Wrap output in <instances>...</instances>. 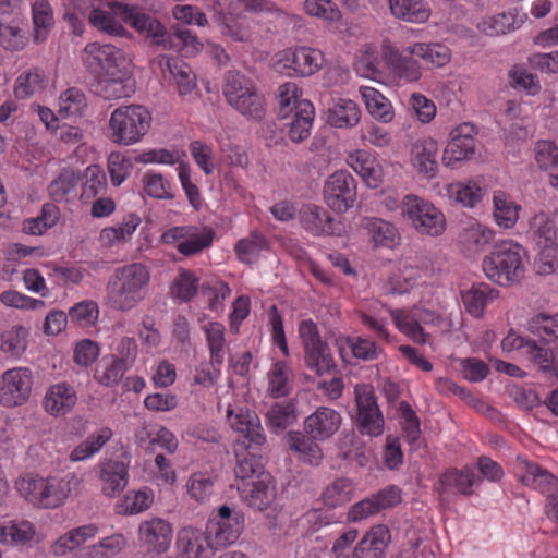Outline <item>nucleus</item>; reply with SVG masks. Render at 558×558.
I'll return each instance as SVG.
<instances>
[{"label": "nucleus", "mask_w": 558, "mask_h": 558, "mask_svg": "<svg viewBox=\"0 0 558 558\" xmlns=\"http://www.w3.org/2000/svg\"><path fill=\"white\" fill-rule=\"evenodd\" d=\"M86 69L95 75L90 90L106 99L120 98L132 75V61L113 45L89 43L82 52Z\"/></svg>", "instance_id": "nucleus-1"}, {"label": "nucleus", "mask_w": 558, "mask_h": 558, "mask_svg": "<svg viewBox=\"0 0 558 558\" xmlns=\"http://www.w3.org/2000/svg\"><path fill=\"white\" fill-rule=\"evenodd\" d=\"M149 281V272L142 264L118 268L108 283L111 303L121 311L132 308L140 300L138 292Z\"/></svg>", "instance_id": "nucleus-2"}, {"label": "nucleus", "mask_w": 558, "mask_h": 558, "mask_svg": "<svg viewBox=\"0 0 558 558\" xmlns=\"http://www.w3.org/2000/svg\"><path fill=\"white\" fill-rule=\"evenodd\" d=\"M151 114L141 105L121 106L110 117L111 138L120 145L137 143L150 129Z\"/></svg>", "instance_id": "nucleus-3"}, {"label": "nucleus", "mask_w": 558, "mask_h": 558, "mask_svg": "<svg viewBox=\"0 0 558 558\" xmlns=\"http://www.w3.org/2000/svg\"><path fill=\"white\" fill-rule=\"evenodd\" d=\"M223 95L227 102L241 114L262 120L265 100L250 78L238 71H229L225 77Z\"/></svg>", "instance_id": "nucleus-4"}, {"label": "nucleus", "mask_w": 558, "mask_h": 558, "mask_svg": "<svg viewBox=\"0 0 558 558\" xmlns=\"http://www.w3.org/2000/svg\"><path fill=\"white\" fill-rule=\"evenodd\" d=\"M483 270L487 278L499 286H510L523 278L524 269L519 245L504 242L494 247L483 260Z\"/></svg>", "instance_id": "nucleus-5"}, {"label": "nucleus", "mask_w": 558, "mask_h": 558, "mask_svg": "<svg viewBox=\"0 0 558 558\" xmlns=\"http://www.w3.org/2000/svg\"><path fill=\"white\" fill-rule=\"evenodd\" d=\"M112 12L120 16L126 24L147 38L154 39L157 46L163 49H177V44L166 27L154 16L145 13L141 8L117 1L108 3Z\"/></svg>", "instance_id": "nucleus-6"}, {"label": "nucleus", "mask_w": 558, "mask_h": 558, "mask_svg": "<svg viewBox=\"0 0 558 558\" xmlns=\"http://www.w3.org/2000/svg\"><path fill=\"white\" fill-rule=\"evenodd\" d=\"M403 215L411 219L413 227L421 234L438 236L446 229L444 214L433 204L418 198L415 195L405 196L402 205Z\"/></svg>", "instance_id": "nucleus-7"}, {"label": "nucleus", "mask_w": 558, "mask_h": 558, "mask_svg": "<svg viewBox=\"0 0 558 558\" xmlns=\"http://www.w3.org/2000/svg\"><path fill=\"white\" fill-rule=\"evenodd\" d=\"M299 331L305 348L306 365L315 368L318 376L332 373L336 369V363L327 343L320 339L316 324L312 320H303Z\"/></svg>", "instance_id": "nucleus-8"}, {"label": "nucleus", "mask_w": 558, "mask_h": 558, "mask_svg": "<svg viewBox=\"0 0 558 558\" xmlns=\"http://www.w3.org/2000/svg\"><path fill=\"white\" fill-rule=\"evenodd\" d=\"M324 198L328 207L338 213H344L356 201V182L345 170L331 174L325 183Z\"/></svg>", "instance_id": "nucleus-9"}, {"label": "nucleus", "mask_w": 558, "mask_h": 558, "mask_svg": "<svg viewBox=\"0 0 558 558\" xmlns=\"http://www.w3.org/2000/svg\"><path fill=\"white\" fill-rule=\"evenodd\" d=\"M357 405V420L360 432L368 435H380L384 428V418L377 404L373 387L369 385H356L354 388Z\"/></svg>", "instance_id": "nucleus-10"}, {"label": "nucleus", "mask_w": 558, "mask_h": 558, "mask_svg": "<svg viewBox=\"0 0 558 558\" xmlns=\"http://www.w3.org/2000/svg\"><path fill=\"white\" fill-rule=\"evenodd\" d=\"M324 54L316 49L299 47L286 49L277 54V70L291 69L293 75L311 76L323 68Z\"/></svg>", "instance_id": "nucleus-11"}, {"label": "nucleus", "mask_w": 558, "mask_h": 558, "mask_svg": "<svg viewBox=\"0 0 558 558\" xmlns=\"http://www.w3.org/2000/svg\"><path fill=\"white\" fill-rule=\"evenodd\" d=\"M31 389L32 380L27 369L7 371L0 381V403L9 408L16 407L29 397Z\"/></svg>", "instance_id": "nucleus-12"}, {"label": "nucleus", "mask_w": 558, "mask_h": 558, "mask_svg": "<svg viewBox=\"0 0 558 558\" xmlns=\"http://www.w3.org/2000/svg\"><path fill=\"white\" fill-rule=\"evenodd\" d=\"M400 502L401 489L391 485L379 490L376 495L354 504L349 511V519L359 521Z\"/></svg>", "instance_id": "nucleus-13"}, {"label": "nucleus", "mask_w": 558, "mask_h": 558, "mask_svg": "<svg viewBox=\"0 0 558 558\" xmlns=\"http://www.w3.org/2000/svg\"><path fill=\"white\" fill-rule=\"evenodd\" d=\"M414 57L416 56L412 53V47L399 51L388 44L383 45V59L396 75L407 82H415L422 75L421 68Z\"/></svg>", "instance_id": "nucleus-14"}, {"label": "nucleus", "mask_w": 558, "mask_h": 558, "mask_svg": "<svg viewBox=\"0 0 558 558\" xmlns=\"http://www.w3.org/2000/svg\"><path fill=\"white\" fill-rule=\"evenodd\" d=\"M178 558H211L216 549L207 533L194 529H183L177 539Z\"/></svg>", "instance_id": "nucleus-15"}, {"label": "nucleus", "mask_w": 558, "mask_h": 558, "mask_svg": "<svg viewBox=\"0 0 558 558\" xmlns=\"http://www.w3.org/2000/svg\"><path fill=\"white\" fill-rule=\"evenodd\" d=\"M340 414L327 407H319L315 413L306 417L304 429L311 439L324 440L330 438L340 427Z\"/></svg>", "instance_id": "nucleus-16"}, {"label": "nucleus", "mask_w": 558, "mask_h": 558, "mask_svg": "<svg viewBox=\"0 0 558 558\" xmlns=\"http://www.w3.org/2000/svg\"><path fill=\"white\" fill-rule=\"evenodd\" d=\"M140 538L148 551L162 554L172 541V526L159 518L145 521L140 526Z\"/></svg>", "instance_id": "nucleus-17"}, {"label": "nucleus", "mask_w": 558, "mask_h": 558, "mask_svg": "<svg viewBox=\"0 0 558 558\" xmlns=\"http://www.w3.org/2000/svg\"><path fill=\"white\" fill-rule=\"evenodd\" d=\"M16 487L20 494L34 505L53 508L60 501V498L54 495L53 486L41 477H23L16 483Z\"/></svg>", "instance_id": "nucleus-18"}, {"label": "nucleus", "mask_w": 558, "mask_h": 558, "mask_svg": "<svg viewBox=\"0 0 558 558\" xmlns=\"http://www.w3.org/2000/svg\"><path fill=\"white\" fill-rule=\"evenodd\" d=\"M390 538V532L386 525L379 524L372 527L354 548L353 558H383Z\"/></svg>", "instance_id": "nucleus-19"}, {"label": "nucleus", "mask_w": 558, "mask_h": 558, "mask_svg": "<svg viewBox=\"0 0 558 558\" xmlns=\"http://www.w3.org/2000/svg\"><path fill=\"white\" fill-rule=\"evenodd\" d=\"M437 153L438 143L433 138H426L413 145V161L418 172L428 178L436 175L438 168Z\"/></svg>", "instance_id": "nucleus-20"}, {"label": "nucleus", "mask_w": 558, "mask_h": 558, "mask_svg": "<svg viewBox=\"0 0 558 558\" xmlns=\"http://www.w3.org/2000/svg\"><path fill=\"white\" fill-rule=\"evenodd\" d=\"M75 403V390L65 383L52 386L45 398V408L53 415L65 414Z\"/></svg>", "instance_id": "nucleus-21"}, {"label": "nucleus", "mask_w": 558, "mask_h": 558, "mask_svg": "<svg viewBox=\"0 0 558 558\" xmlns=\"http://www.w3.org/2000/svg\"><path fill=\"white\" fill-rule=\"evenodd\" d=\"M391 13L403 21L424 23L430 16V10L423 0H389Z\"/></svg>", "instance_id": "nucleus-22"}, {"label": "nucleus", "mask_w": 558, "mask_h": 558, "mask_svg": "<svg viewBox=\"0 0 558 558\" xmlns=\"http://www.w3.org/2000/svg\"><path fill=\"white\" fill-rule=\"evenodd\" d=\"M360 109L350 99H338L332 108L327 111V122L336 128H350L360 121Z\"/></svg>", "instance_id": "nucleus-23"}, {"label": "nucleus", "mask_w": 558, "mask_h": 558, "mask_svg": "<svg viewBox=\"0 0 558 558\" xmlns=\"http://www.w3.org/2000/svg\"><path fill=\"white\" fill-rule=\"evenodd\" d=\"M104 481L102 492L107 496H114L122 492L128 483V468L123 462L108 461L101 470Z\"/></svg>", "instance_id": "nucleus-24"}, {"label": "nucleus", "mask_w": 558, "mask_h": 558, "mask_svg": "<svg viewBox=\"0 0 558 558\" xmlns=\"http://www.w3.org/2000/svg\"><path fill=\"white\" fill-rule=\"evenodd\" d=\"M481 481V477L469 469L462 471L452 469L440 477V494H444L446 487L454 486L462 495L470 496L473 493L472 487Z\"/></svg>", "instance_id": "nucleus-25"}, {"label": "nucleus", "mask_w": 558, "mask_h": 558, "mask_svg": "<svg viewBox=\"0 0 558 558\" xmlns=\"http://www.w3.org/2000/svg\"><path fill=\"white\" fill-rule=\"evenodd\" d=\"M238 463L234 468L236 478L242 482L248 478L258 480L264 476L268 477V472L265 471L264 458L262 454H256L254 451H247V454L240 457L236 454Z\"/></svg>", "instance_id": "nucleus-26"}, {"label": "nucleus", "mask_w": 558, "mask_h": 558, "mask_svg": "<svg viewBox=\"0 0 558 558\" xmlns=\"http://www.w3.org/2000/svg\"><path fill=\"white\" fill-rule=\"evenodd\" d=\"M302 218L305 228L315 235L333 233V218L316 205H310L304 208Z\"/></svg>", "instance_id": "nucleus-27"}, {"label": "nucleus", "mask_w": 558, "mask_h": 558, "mask_svg": "<svg viewBox=\"0 0 558 558\" xmlns=\"http://www.w3.org/2000/svg\"><path fill=\"white\" fill-rule=\"evenodd\" d=\"M270 484L271 475L269 473L267 478L263 476L252 482V488L245 497L250 507L263 511L271 505L275 499V489Z\"/></svg>", "instance_id": "nucleus-28"}, {"label": "nucleus", "mask_w": 558, "mask_h": 558, "mask_svg": "<svg viewBox=\"0 0 558 558\" xmlns=\"http://www.w3.org/2000/svg\"><path fill=\"white\" fill-rule=\"evenodd\" d=\"M530 230L537 246L558 242L555 221L544 211L536 214L530 221Z\"/></svg>", "instance_id": "nucleus-29"}, {"label": "nucleus", "mask_w": 558, "mask_h": 558, "mask_svg": "<svg viewBox=\"0 0 558 558\" xmlns=\"http://www.w3.org/2000/svg\"><path fill=\"white\" fill-rule=\"evenodd\" d=\"M497 294L498 291L489 288L486 283H477L473 284L470 290L462 292V300L469 313L480 316L487 299H494Z\"/></svg>", "instance_id": "nucleus-30"}, {"label": "nucleus", "mask_w": 558, "mask_h": 558, "mask_svg": "<svg viewBox=\"0 0 558 558\" xmlns=\"http://www.w3.org/2000/svg\"><path fill=\"white\" fill-rule=\"evenodd\" d=\"M362 97L365 101L368 112L383 122H389L393 118L390 102L375 88L362 87Z\"/></svg>", "instance_id": "nucleus-31"}, {"label": "nucleus", "mask_w": 558, "mask_h": 558, "mask_svg": "<svg viewBox=\"0 0 558 558\" xmlns=\"http://www.w3.org/2000/svg\"><path fill=\"white\" fill-rule=\"evenodd\" d=\"M366 229L372 235L375 246L391 248L399 242V233L390 222L381 219H372L366 222Z\"/></svg>", "instance_id": "nucleus-32"}, {"label": "nucleus", "mask_w": 558, "mask_h": 558, "mask_svg": "<svg viewBox=\"0 0 558 558\" xmlns=\"http://www.w3.org/2000/svg\"><path fill=\"white\" fill-rule=\"evenodd\" d=\"M475 155V140H461L451 136L444 150V163L453 166L454 162L468 160Z\"/></svg>", "instance_id": "nucleus-33"}, {"label": "nucleus", "mask_w": 558, "mask_h": 558, "mask_svg": "<svg viewBox=\"0 0 558 558\" xmlns=\"http://www.w3.org/2000/svg\"><path fill=\"white\" fill-rule=\"evenodd\" d=\"M265 248H267V241L257 232H253L247 239L240 240L235 245L239 259L247 265L256 263L259 253Z\"/></svg>", "instance_id": "nucleus-34"}, {"label": "nucleus", "mask_w": 558, "mask_h": 558, "mask_svg": "<svg viewBox=\"0 0 558 558\" xmlns=\"http://www.w3.org/2000/svg\"><path fill=\"white\" fill-rule=\"evenodd\" d=\"M412 53L426 63L434 64L436 66H444L450 61L449 49L441 44H424L418 43L412 47Z\"/></svg>", "instance_id": "nucleus-35"}, {"label": "nucleus", "mask_w": 558, "mask_h": 558, "mask_svg": "<svg viewBox=\"0 0 558 558\" xmlns=\"http://www.w3.org/2000/svg\"><path fill=\"white\" fill-rule=\"evenodd\" d=\"M53 21L52 9L47 0H38L33 5L34 40L44 41Z\"/></svg>", "instance_id": "nucleus-36"}, {"label": "nucleus", "mask_w": 558, "mask_h": 558, "mask_svg": "<svg viewBox=\"0 0 558 558\" xmlns=\"http://www.w3.org/2000/svg\"><path fill=\"white\" fill-rule=\"evenodd\" d=\"M35 535L33 525L23 521L21 523H11L7 526H0V542H10L11 544L23 545L29 542Z\"/></svg>", "instance_id": "nucleus-37"}, {"label": "nucleus", "mask_w": 558, "mask_h": 558, "mask_svg": "<svg viewBox=\"0 0 558 558\" xmlns=\"http://www.w3.org/2000/svg\"><path fill=\"white\" fill-rule=\"evenodd\" d=\"M266 416L271 428L281 430L291 425L295 420V407L292 402L275 403Z\"/></svg>", "instance_id": "nucleus-38"}, {"label": "nucleus", "mask_w": 558, "mask_h": 558, "mask_svg": "<svg viewBox=\"0 0 558 558\" xmlns=\"http://www.w3.org/2000/svg\"><path fill=\"white\" fill-rule=\"evenodd\" d=\"M78 180L80 177L74 170L70 168L62 169L58 178L48 187L50 196L54 201L63 199L66 194L76 187Z\"/></svg>", "instance_id": "nucleus-39"}, {"label": "nucleus", "mask_w": 558, "mask_h": 558, "mask_svg": "<svg viewBox=\"0 0 558 558\" xmlns=\"http://www.w3.org/2000/svg\"><path fill=\"white\" fill-rule=\"evenodd\" d=\"M214 234L215 233L210 228H205L203 233L198 234L194 227L192 236L185 238L184 241L180 242L178 244V251L185 256L197 254L211 245Z\"/></svg>", "instance_id": "nucleus-40"}, {"label": "nucleus", "mask_w": 558, "mask_h": 558, "mask_svg": "<svg viewBox=\"0 0 558 558\" xmlns=\"http://www.w3.org/2000/svg\"><path fill=\"white\" fill-rule=\"evenodd\" d=\"M88 22L95 28L109 35L122 36L126 32L121 24L116 22L110 13L99 8H95L89 12Z\"/></svg>", "instance_id": "nucleus-41"}, {"label": "nucleus", "mask_w": 558, "mask_h": 558, "mask_svg": "<svg viewBox=\"0 0 558 558\" xmlns=\"http://www.w3.org/2000/svg\"><path fill=\"white\" fill-rule=\"evenodd\" d=\"M45 76L38 70L21 74L17 78L14 94L17 98L24 99L44 87Z\"/></svg>", "instance_id": "nucleus-42"}, {"label": "nucleus", "mask_w": 558, "mask_h": 558, "mask_svg": "<svg viewBox=\"0 0 558 558\" xmlns=\"http://www.w3.org/2000/svg\"><path fill=\"white\" fill-rule=\"evenodd\" d=\"M27 331L22 326H16L1 335V350L13 355H19L26 349Z\"/></svg>", "instance_id": "nucleus-43"}, {"label": "nucleus", "mask_w": 558, "mask_h": 558, "mask_svg": "<svg viewBox=\"0 0 558 558\" xmlns=\"http://www.w3.org/2000/svg\"><path fill=\"white\" fill-rule=\"evenodd\" d=\"M133 167L130 158L121 153L113 151L108 157V171L113 185L119 186L125 180L129 170Z\"/></svg>", "instance_id": "nucleus-44"}, {"label": "nucleus", "mask_w": 558, "mask_h": 558, "mask_svg": "<svg viewBox=\"0 0 558 558\" xmlns=\"http://www.w3.org/2000/svg\"><path fill=\"white\" fill-rule=\"evenodd\" d=\"M198 279L191 270H182L174 281L173 293L178 299L189 302L197 292Z\"/></svg>", "instance_id": "nucleus-45"}, {"label": "nucleus", "mask_w": 558, "mask_h": 558, "mask_svg": "<svg viewBox=\"0 0 558 558\" xmlns=\"http://www.w3.org/2000/svg\"><path fill=\"white\" fill-rule=\"evenodd\" d=\"M352 485L350 481L339 478L335 481L324 493L326 504L337 506L350 500Z\"/></svg>", "instance_id": "nucleus-46"}, {"label": "nucleus", "mask_w": 558, "mask_h": 558, "mask_svg": "<svg viewBox=\"0 0 558 558\" xmlns=\"http://www.w3.org/2000/svg\"><path fill=\"white\" fill-rule=\"evenodd\" d=\"M218 515H219L221 522L218 523L219 530L216 532V538H221L225 542L233 543L240 534L239 521L235 519L234 526L229 524L228 529L227 530L225 529L227 526L226 521H230L232 519L231 518L232 509L229 506L223 505L218 509Z\"/></svg>", "instance_id": "nucleus-47"}, {"label": "nucleus", "mask_w": 558, "mask_h": 558, "mask_svg": "<svg viewBox=\"0 0 558 558\" xmlns=\"http://www.w3.org/2000/svg\"><path fill=\"white\" fill-rule=\"evenodd\" d=\"M98 355V343L89 339H83L76 343L73 359L77 365L87 367L96 361Z\"/></svg>", "instance_id": "nucleus-48"}, {"label": "nucleus", "mask_w": 558, "mask_h": 558, "mask_svg": "<svg viewBox=\"0 0 558 558\" xmlns=\"http://www.w3.org/2000/svg\"><path fill=\"white\" fill-rule=\"evenodd\" d=\"M288 442L291 450L307 454L314 459L320 458V450L316 444L306 438L300 432H289L288 433Z\"/></svg>", "instance_id": "nucleus-49"}, {"label": "nucleus", "mask_w": 558, "mask_h": 558, "mask_svg": "<svg viewBox=\"0 0 558 558\" xmlns=\"http://www.w3.org/2000/svg\"><path fill=\"white\" fill-rule=\"evenodd\" d=\"M244 438L247 440L246 450L253 451L255 447L265 444L266 438L262 434V426L258 416L247 413L246 428H244Z\"/></svg>", "instance_id": "nucleus-50"}, {"label": "nucleus", "mask_w": 558, "mask_h": 558, "mask_svg": "<svg viewBox=\"0 0 558 558\" xmlns=\"http://www.w3.org/2000/svg\"><path fill=\"white\" fill-rule=\"evenodd\" d=\"M400 410L404 418L403 432L405 434V438L409 441L417 440L421 435L418 416L411 408V405L405 401L400 403Z\"/></svg>", "instance_id": "nucleus-51"}, {"label": "nucleus", "mask_w": 558, "mask_h": 558, "mask_svg": "<svg viewBox=\"0 0 558 558\" xmlns=\"http://www.w3.org/2000/svg\"><path fill=\"white\" fill-rule=\"evenodd\" d=\"M535 158L542 169L558 166V146L550 141L538 142Z\"/></svg>", "instance_id": "nucleus-52"}, {"label": "nucleus", "mask_w": 558, "mask_h": 558, "mask_svg": "<svg viewBox=\"0 0 558 558\" xmlns=\"http://www.w3.org/2000/svg\"><path fill=\"white\" fill-rule=\"evenodd\" d=\"M0 41L7 50H19L24 46V35L17 26L0 23Z\"/></svg>", "instance_id": "nucleus-53"}, {"label": "nucleus", "mask_w": 558, "mask_h": 558, "mask_svg": "<svg viewBox=\"0 0 558 558\" xmlns=\"http://www.w3.org/2000/svg\"><path fill=\"white\" fill-rule=\"evenodd\" d=\"M461 365L463 377L470 381H481L489 374V367L483 361L475 357L462 360Z\"/></svg>", "instance_id": "nucleus-54"}, {"label": "nucleus", "mask_w": 558, "mask_h": 558, "mask_svg": "<svg viewBox=\"0 0 558 558\" xmlns=\"http://www.w3.org/2000/svg\"><path fill=\"white\" fill-rule=\"evenodd\" d=\"M216 22L225 36H229L235 41L246 40L245 29L232 16L219 13L216 16Z\"/></svg>", "instance_id": "nucleus-55"}, {"label": "nucleus", "mask_w": 558, "mask_h": 558, "mask_svg": "<svg viewBox=\"0 0 558 558\" xmlns=\"http://www.w3.org/2000/svg\"><path fill=\"white\" fill-rule=\"evenodd\" d=\"M304 10L312 16L325 19L330 22L339 21L341 12L336 7H325L320 0H305Z\"/></svg>", "instance_id": "nucleus-56"}, {"label": "nucleus", "mask_w": 558, "mask_h": 558, "mask_svg": "<svg viewBox=\"0 0 558 558\" xmlns=\"http://www.w3.org/2000/svg\"><path fill=\"white\" fill-rule=\"evenodd\" d=\"M410 101L420 121L427 123L434 119L436 114V106L432 100L427 99L423 95L413 94Z\"/></svg>", "instance_id": "nucleus-57"}, {"label": "nucleus", "mask_w": 558, "mask_h": 558, "mask_svg": "<svg viewBox=\"0 0 558 558\" xmlns=\"http://www.w3.org/2000/svg\"><path fill=\"white\" fill-rule=\"evenodd\" d=\"M94 313H98V306L95 302H81L70 308L69 317L73 322L90 324L97 318Z\"/></svg>", "instance_id": "nucleus-58"}, {"label": "nucleus", "mask_w": 558, "mask_h": 558, "mask_svg": "<svg viewBox=\"0 0 558 558\" xmlns=\"http://www.w3.org/2000/svg\"><path fill=\"white\" fill-rule=\"evenodd\" d=\"M556 328L557 324L554 322V315L549 316L545 313L537 314L529 322V329L533 333H541L543 331L545 335L558 339V329Z\"/></svg>", "instance_id": "nucleus-59"}, {"label": "nucleus", "mask_w": 558, "mask_h": 558, "mask_svg": "<svg viewBox=\"0 0 558 558\" xmlns=\"http://www.w3.org/2000/svg\"><path fill=\"white\" fill-rule=\"evenodd\" d=\"M523 20H518L512 13H501L494 17L489 28L493 31L490 35L506 34L512 29L519 28Z\"/></svg>", "instance_id": "nucleus-60"}, {"label": "nucleus", "mask_w": 558, "mask_h": 558, "mask_svg": "<svg viewBox=\"0 0 558 558\" xmlns=\"http://www.w3.org/2000/svg\"><path fill=\"white\" fill-rule=\"evenodd\" d=\"M495 218L499 226L509 228L514 225L518 218V211L515 207L507 205L505 199L495 197Z\"/></svg>", "instance_id": "nucleus-61"}, {"label": "nucleus", "mask_w": 558, "mask_h": 558, "mask_svg": "<svg viewBox=\"0 0 558 558\" xmlns=\"http://www.w3.org/2000/svg\"><path fill=\"white\" fill-rule=\"evenodd\" d=\"M189 493L196 500H203L211 494L213 481L204 474H194L189 481Z\"/></svg>", "instance_id": "nucleus-62"}, {"label": "nucleus", "mask_w": 558, "mask_h": 558, "mask_svg": "<svg viewBox=\"0 0 558 558\" xmlns=\"http://www.w3.org/2000/svg\"><path fill=\"white\" fill-rule=\"evenodd\" d=\"M539 247V262L542 266L538 272H551L558 266V242L544 244Z\"/></svg>", "instance_id": "nucleus-63"}, {"label": "nucleus", "mask_w": 558, "mask_h": 558, "mask_svg": "<svg viewBox=\"0 0 558 558\" xmlns=\"http://www.w3.org/2000/svg\"><path fill=\"white\" fill-rule=\"evenodd\" d=\"M145 192L155 198L172 199L173 195L166 191L163 178L161 174H148L144 178Z\"/></svg>", "instance_id": "nucleus-64"}]
</instances>
